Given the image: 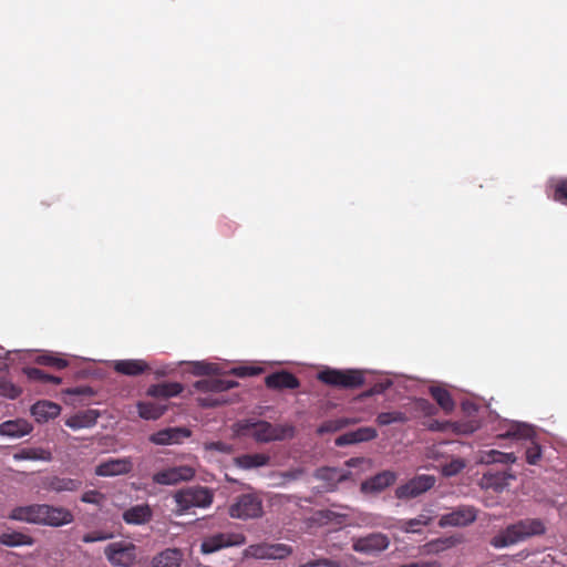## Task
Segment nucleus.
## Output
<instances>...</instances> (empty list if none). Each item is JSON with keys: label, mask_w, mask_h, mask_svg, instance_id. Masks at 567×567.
Masks as SVG:
<instances>
[{"label": "nucleus", "mask_w": 567, "mask_h": 567, "mask_svg": "<svg viewBox=\"0 0 567 567\" xmlns=\"http://www.w3.org/2000/svg\"><path fill=\"white\" fill-rule=\"evenodd\" d=\"M477 517V509L471 505H461L455 507L452 512L441 516L439 526H467L472 524Z\"/></svg>", "instance_id": "9b49d317"}, {"label": "nucleus", "mask_w": 567, "mask_h": 567, "mask_svg": "<svg viewBox=\"0 0 567 567\" xmlns=\"http://www.w3.org/2000/svg\"><path fill=\"white\" fill-rule=\"evenodd\" d=\"M177 513L183 514L193 507L207 508L213 504L214 493L206 486H192L174 494Z\"/></svg>", "instance_id": "39448f33"}, {"label": "nucleus", "mask_w": 567, "mask_h": 567, "mask_svg": "<svg viewBox=\"0 0 567 567\" xmlns=\"http://www.w3.org/2000/svg\"><path fill=\"white\" fill-rule=\"evenodd\" d=\"M546 530V524L543 519L527 517L501 530L491 539V545L494 548L509 547L532 537L542 536Z\"/></svg>", "instance_id": "f257e3e1"}, {"label": "nucleus", "mask_w": 567, "mask_h": 567, "mask_svg": "<svg viewBox=\"0 0 567 567\" xmlns=\"http://www.w3.org/2000/svg\"><path fill=\"white\" fill-rule=\"evenodd\" d=\"M183 554L179 549L167 548L152 559L151 567H181Z\"/></svg>", "instance_id": "c85d7f7f"}, {"label": "nucleus", "mask_w": 567, "mask_h": 567, "mask_svg": "<svg viewBox=\"0 0 567 567\" xmlns=\"http://www.w3.org/2000/svg\"><path fill=\"white\" fill-rule=\"evenodd\" d=\"M81 501L86 504H93L101 507L105 501V495L99 491L91 489L82 494Z\"/></svg>", "instance_id": "09e8293b"}, {"label": "nucleus", "mask_w": 567, "mask_h": 567, "mask_svg": "<svg viewBox=\"0 0 567 567\" xmlns=\"http://www.w3.org/2000/svg\"><path fill=\"white\" fill-rule=\"evenodd\" d=\"M372 520H373V518L371 516H367V517L363 518V523L365 525H373Z\"/></svg>", "instance_id": "052dcab7"}, {"label": "nucleus", "mask_w": 567, "mask_h": 567, "mask_svg": "<svg viewBox=\"0 0 567 567\" xmlns=\"http://www.w3.org/2000/svg\"><path fill=\"white\" fill-rule=\"evenodd\" d=\"M352 422L349 419L328 420L318 426L317 434L323 435L327 433H334L348 426Z\"/></svg>", "instance_id": "a19ab883"}, {"label": "nucleus", "mask_w": 567, "mask_h": 567, "mask_svg": "<svg viewBox=\"0 0 567 567\" xmlns=\"http://www.w3.org/2000/svg\"><path fill=\"white\" fill-rule=\"evenodd\" d=\"M432 516L422 513L415 518L399 520L396 527L403 533H421L422 528L429 526L432 523Z\"/></svg>", "instance_id": "473e14b6"}, {"label": "nucleus", "mask_w": 567, "mask_h": 567, "mask_svg": "<svg viewBox=\"0 0 567 567\" xmlns=\"http://www.w3.org/2000/svg\"><path fill=\"white\" fill-rule=\"evenodd\" d=\"M195 476L193 467L187 465L174 466L159 471L153 475V482L159 485H175L190 481Z\"/></svg>", "instance_id": "f8f14e48"}, {"label": "nucleus", "mask_w": 567, "mask_h": 567, "mask_svg": "<svg viewBox=\"0 0 567 567\" xmlns=\"http://www.w3.org/2000/svg\"><path fill=\"white\" fill-rule=\"evenodd\" d=\"M35 362L40 365L50 367L56 370H63L69 367V361L55 353H42L35 358Z\"/></svg>", "instance_id": "e433bc0d"}, {"label": "nucleus", "mask_w": 567, "mask_h": 567, "mask_svg": "<svg viewBox=\"0 0 567 567\" xmlns=\"http://www.w3.org/2000/svg\"><path fill=\"white\" fill-rule=\"evenodd\" d=\"M153 512L148 504H140L124 511L122 517L128 525H143L152 519Z\"/></svg>", "instance_id": "5701e85b"}, {"label": "nucleus", "mask_w": 567, "mask_h": 567, "mask_svg": "<svg viewBox=\"0 0 567 567\" xmlns=\"http://www.w3.org/2000/svg\"><path fill=\"white\" fill-rule=\"evenodd\" d=\"M238 433L254 437L257 442L268 443L282 441L293 435V427L289 425H274L267 421H243L238 423Z\"/></svg>", "instance_id": "f03ea898"}, {"label": "nucleus", "mask_w": 567, "mask_h": 567, "mask_svg": "<svg viewBox=\"0 0 567 567\" xmlns=\"http://www.w3.org/2000/svg\"><path fill=\"white\" fill-rule=\"evenodd\" d=\"M238 382L233 380L208 378L202 379L194 383L197 391L205 395L198 396L197 403L202 408H215L227 403L223 393L229 389L236 388Z\"/></svg>", "instance_id": "7ed1b4c3"}, {"label": "nucleus", "mask_w": 567, "mask_h": 567, "mask_svg": "<svg viewBox=\"0 0 567 567\" xmlns=\"http://www.w3.org/2000/svg\"><path fill=\"white\" fill-rule=\"evenodd\" d=\"M437 544H449L447 546H452L454 544V542L449 538L445 540H437V542L433 543L432 545H437Z\"/></svg>", "instance_id": "bf43d9fd"}, {"label": "nucleus", "mask_w": 567, "mask_h": 567, "mask_svg": "<svg viewBox=\"0 0 567 567\" xmlns=\"http://www.w3.org/2000/svg\"><path fill=\"white\" fill-rule=\"evenodd\" d=\"M184 390V386L179 382H163L152 384L146 394L153 398L169 399L179 395Z\"/></svg>", "instance_id": "a878e982"}, {"label": "nucleus", "mask_w": 567, "mask_h": 567, "mask_svg": "<svg viewBox=\"0 0 567 567\" xmlns=\"http://www.w3.org/2000/svg\"><path fill=\"white\" fill-rule=\"evenodd\" d=\"M100 414L95 410H86L79 412L72 416H70L65 421V425L72 430H79L84 427H91L95 425Z\"/></svg>", "instance_id": "c756f323"}, {"label": "nucleus", "mask_w": 567, "mask_h": 567, "mask_svg": "<svg viewBox=\"0 0 567 567\" xmlns=\"http://www.w3.org/2000/svg\"><path fill=\"white\" fill-rule=\"evenodd\" d=\"M166 410H167V405H164L161 403H155V402H138L137 403L138 415L144 420H157L165 413Z\"/></svg>", "instance_id": "f704fd0d"}, {"label": "nucleus", "mask_w": 567, "mask_h": 567, "mask_svg": "<svg viewBox=\"0 0 567 567\" xmlns=\"http://www.w3.org/2000/svg\"><path fill=\"white\" fill-rule=\"evenodd\" d=\"M60 412L61 406L59 404L47 400L38 401L31 408V414L39 423L56 417Z\"/></svg>", "instance_id": "b1692460"}, {"label": "nucleus", "mask_w": 567, "mask_h": 567, "mask_svg": "<svg viewBox=\"0 0 567 567\" xmlns=\"http://www.w3.org/2000/svg\"><path fill=\"white\" fill-rule=\"evenodd\" d=\"M291 554V548L286 544H268V559H284Z\"/></svg>", "instance_id": "37998d69"}, {"label": "nucleus", "mask_w": 567, "mask_h": 567, "mask_svg": "<svg viewBox=\"0 0 567 567\" xmlns=\"http://www.w3.org/2000/svg\"><path fill=\"white\" fill-rule=\"evenodd\" d=\"M430 393L445 413H451L454 410V400L446 389L441 386H431Z\"/></svg>", "instance_id": "c9c22d12"}, {"label": "nucleus", "mask_w": 567, "mask_h": 567, "mask_svg": "<svg viewBox=\"0 0 567 567\" xmlns=\"http://www.w3.org/2000/svg\"><path fill=\"white\" fill-rule=\"evenodd\" d=\"M498 456L499 451L497 450L480 451L477 455V462L482 464L497 463Z\"/></svg>", "instance_id": "8fccbe9b"}, {"label": "nucleus", "mask_w": 567, "mask_h": 567, "mask_svg": "<svg viewBox=\"0 0 567 567\" xmlns=\"http://www.w3.org/2000/svg\"><path fill=\"white\" fill-rule=\"evenodd\" d=\"M264 369L255 365H239L230 370V373L238 378L254 377L262 373Z\"/></svg>", "instance_id": "a18cd8bd"}, {"label": "nucleus", "mask_w": 567, "mask_h": 567, "mask_svg": "<svg viewBox=\"0 0 567 567\" xmlns=\"http://www.w3.org/2000/svg\"><path fill=\"white\" fill-rule=\"evenodd\" d=\"M112 537V534L105 533L103 530H94L90 532L83 535L82 540L86 544L89 543H95V542H103L106 539H110Z\"/></svg>", "instance_id": "3c124183"}, {"label": "nucleus", "mask_w": 567, "mask_h": 567, "mask_svg": "<svg viewBox=\"0 0 567 567\" xmlns=\"http://www.w3.org/2000/svg\"><path fill=\"white\" fill-rule=\"evenodd\" d=\"M133 464L130 458H110L99 464L95 468L97 476L124 475L132 471Z\"/></svg>", "instance_id": "f3484780"}, {"label": "nucleus", "mask_w": 567, "mask_h": 567, "mask_svg": "<svg viewBox=\"0 0 567 567\" xmlns=\"http://www.w3.org/2000/svg\"><path fill=\"white\" fill-rule=\"evenodd\" d=\"M40 525L59 527L73 522V514L64 507L43 504Z\"/></svg>", "instance_id": "2eb2a0df"}, {"label": "nucleus", "mask_w": 567, "mask_h": 567, "mask_svg": "<svg viewBox=\"0 0 567 567\" xmlns=\"http://www.w3.org/2000/svg\"><path fill=\"white\" fill-rule=\"evenodd\" d=\"M396 480V474L392 471H382L374 476L365 480L361 484L363 493H380L391 486Z\"/></svg>", "instance_id": "a211bd4d"}, {"label": "nucleus", "mask_w": 567, "mask_h": 567, "mask_svg": "<svg viewBox=\"0 0 567 567\" xmlns=\"http://www.w3.org/2000/svg\"><path fill=\"white\" fill-rule=\"evenodd\" d=\"M551 198L567 206V178L560 179L554 185Z\"/></svg>", "instance_id": "c03bdc74"}, {"label": "nucleus", "mask_w": 567, "mask_h": 567, "mask_svg": "<svg viewBox=\"0 0 567 567\" xmlns=\"http://www.w3.org/2000/svg\"><path fill=\"white\" fill-rule=\"evenodd\" d=\"M390 545V539L385 534L371 533L367 536L353 538L352 549L355 553L375 556L385 550Z\"/></svg>", "instance_id": "9d476101"}, {"label": "nucleus", "mask_w": 567, "mask_h": 567, "mask_svg": "<svg viewBox=\"0 0 567 567\" xmlns=\"http://www.w3.org/2000/svg\"><path fill=\"white\" fill-rule=\"evenodd\" d=\"M14 461H52V452L45 447H22L13 454Z\"/></svg>", "instance_id": "bb28decb"}, {"label": "nucleus", "mask_w": 567, "mask_h": 567, "mask_svg": "<svg viewBox=\"0 0 567 567\" xmlns=\"http://www.w3.org/2000/svg\"><path fill=\"white\" fill-rule=\"evenodd\" d=\"M313 475L317 480H321L327 483V489H334L340 482L347 478V475L336 467L317 468Z\"/></svg>", "instance_id": "2f4dec72"}, {"label": "nucleus", "mask_w": 567, "mask_h": 567, "mask_svg": "<svg viewBox=\"0 0 567 567\" xmlns=\"http://www.w3.org/2000/svg\"><path fill=\"white\" fill-rule=\"evenodd\" d=\"M113 368L117 373L131 377L141 375L150 370L147 362L140 359L117 360Z\"/></svg>", "instance_id": "393cba45"}, {"label": "nucleus", "mask_w": 567, "mask_h": 567, "mask_svg": "<svg viewBox=\"0 0 567 567\" xmlns=\"http://www.w3.org/2000/svg\"><path fill=\"white\" fill-rule=\"evenodd\" d=\"M433 475L421 474L412 477L405 484L400 485L395 489V496L399 499L415 498L430 491L435 485Z\"/></svg>", "instance_id": "1a4fd4ad"}, {"label": "nucleus", "mask_w": 567, "mask_h": 567, "mask_svg": "<svg viewBox=\"0 0 567 567\" xmlns=\"http://www.w3.org/2000/svg\"><path fill=\"white\" fill-rule=\"evenodd\" d=\"M465 467V462L461 458L452 460L442 466V474L446 477L457 475Z\"/></svg>", "instance_id": "de8ad7c7"}, {"label": "nucleus", "mask_w": 567, "mask_h": 567, "mask_svg": "<svg viewBox=\"0 0 567 567\" xmlns=\"http://www.w3.org/2000/svg\"><path fill=\"white\" fill-rule=\"evenodd\" d=\"M193 372L196 375H207L215 372V367L210 363L196 362Z\"/></svg>", "instance_id": "864d4df0"}, {"label": "nucleus", "mask_w": 567, "mask_h": 567, "mask_svg": "<svg viewBox=\"0 0 567 567\" xmlns=\"http://www.w3.org/2000/svg\"><path fill=\"white\" fill-rule=\"evenodd\" d=\"M189 436L190 431L186 427H168L153 433L150 441L156 445H171L178 444Z\"/></svg>", "instance_id": "dca6fc26"}, {"label": "nucleus", "mask_w": 567, "mask_h": 567, "mask_svg": "<svg viewBox=\"0 0 567 567\" xmlns=\"http://www.w3.org/2000/svg\"><path fill=\"white\" fill-rule=\"evenodd\" d=\"M244 556L255 559H268V543L249 545L244 550Z\"/></svg>", "instance_id": "79ce46f5"}, {"label": "nucleus", "mask_w": 567, "mask_h": 567, "mask_svg": "<svg viewBox=\"0 0 567 567\" xmlns=\"http://www.w3.org/2000/svg\"><path fill=\"white\" fill-rule=\"evenodd\" d=\"M136 546L133 543L120 540L109 544L104 554L111 565L131 567L136 560Z\"/></svg>", "instance_id": "0eeeda50"}, {"label": "nucleus", "mask_w": 567, "mask_h": 567, "mask_svg": "<svg viewBox=\"0 0 567 567\" xmlns=\"http://www.w3.org/2000/svg\"><path fill=\"white\" fill-rule=\"evenodd\" d=\"M33 542L31 536L21 532L11 530L0 534V544L8 547L30 546Z\"/></svg>", "instance_id": "72a5a7b5"}, {"label": "nucleus", "mask_w": 567, "mask_h": 567, "mask_svg": "<svg viewBox=\"0 0 567 567\" xmlns=\"http://www.w3.org/2000/svg\"><path fill=\"white\" fill-rule=\"evenodd\" d=\"M246 544V537L240 533H217L206 536L200 544L203 554H213L223 548L241 546Z\"/></svg>", "instance_id": "6e6552de"}, {"label": "nucleus", "mask_w": 567, "mask_h": 567, "mask_svg": "<svg viewBox=\"0 0 567 567\" xmlns=\"http://www.w3.org/2000/svg\"><path fill=\"white\" fill-rule=\"evenodd\" d=\"M299 567H340V565L331 559H316L308 561Z\"/></svg>", "instance_id": "5fc2aeb1"}, {"label": "nucleus", "mask_w": 567, "mask_h": 567, "mask_svg": "<svg viewBox=\"0 0 567 567\" xmlns=\"http://www.w3.org/2000/svg\"><path fill=\"white\" fill-rule=\"evenodd\" d=\"M23 372L28 377V379L32 381L53 384H60L62 382V379L60 377L49 374L38 368H24Z\"/></svg>", "instance_id": "4c0bfd02"}, {"label": "nucleus", "mask_w": 567, "mask_h": 567, "mask_svg": "<svg viewBox=\"0 0 567 567\" xmlns=\"http://www.w3.org/2000/svg\"><path fill=\"white\" fill-rule=\"evenodd\" d=\"M82 486V481L61 476H47L42 480V487L47 491L62 493L75 492Z\"/></svg>", "instance_id": "6ab92c4d"}, {"label": "nucleus", "mask_w": 567, "mask_h": 567, "mask_svg": "<svg viewBox=\"0 0 567 567\" xmlns=\"http://www.w3.org/2000/svg\"><path fill=\"white\" fill-rule=\"evenodd\" d=\"M305 474L303 468H292L286 472H282L280 476L285 480V482H291L299 480Z\"/></svg>", "instance_id": "6e6d98bb"}, {"label": "nucleus", "mask_w": 567, "mask_h": 567, "mask_svg": "<svg viewBox=\"0 0 567 567\" xmlns=\"http://www.w3.org/2000/svg\"><path fill=\"white\" fill-rule=\"evenodd\" d=\"M40 525L59 527L73 522V514L64 507L43 504Z\"/></svg>", "instance_id": "4468645a"}, {"label": "nucleus", "mask_w": 567, "mask_h": 567, "mask_svg": "<svg viewBox=\"0 0 567 567\" xmlns=\"http://www.w3.org/2000/svg\"><path fill=\"white\" fill-rule=\"evenodd\" d=\"M378 436L375 429L370 426L359 427L354 431L347 432L336 439L337 446H346L361 442H369Z\"/></svg>", "instance_id": "412c9836"}, {"label": "nucleus", "mask_w": 567, "mask_h": 567, "mask_svg": "<svg viewBox=\"0 0 567 567\" xmlns=\"http://www.w3.org/2000/svg\"><path fill=\"white\" fill-rule=\"evenodd\" d=\"M420 405L423 408L424 405H430V404H429V402H427V401L422 400V401H421V403H420Z\"/></svg>", "instance_id": "e2e57ef3"}, {"label": "nucleus", "mask_w": 567, "mask_h": 567, "mask_svg": "<svg viewBox=\"0 0 567 567\" xmlns=\"http://www.w3.org/2000/svg\"><path fill=\"white\" fill-rule=\"evenodd\" d=\"M21 389L13 384L12 382L0 379V394L9 398V399H16L21 394Z\"/></svg>", "instance_id": "49530a36"}, {"label": "nucleus", "mask_w": 567, "mask_h": 567, "mask_svg": "<svg viewBox=\"0 0 567 567\" xmlns=\"http://www.w3.org/2000/svg\"><path fill=\"white\" fill-rule=\"evenodd\" d=\"M269 456L265 454H247L238 458V464L244 468H254L267 465Z\"/></svg>", "instance_id": "58836bf2"}, {"label": "nucleus", "mask_w": 567, "mask_h": 567, "mask_svg": "<svg viewBox=\"0 0 567 567\" xmlns=\"http://www.w3.org/2000/svg\"><path fill=\"white\" fill-rule=\"evenodd\" d=\"M42 508H43V504L17 506L10 512L9 518L13 519V520L40 525L41 514H43Z\"/></svg>", "instance_id": "4be33fe9"}, {"label": "nucleus", "mask_w": 567, "mask_h": 567, "mask_svg": "<svg viewBox=\"0 0 567 567\" xmlns=\"http://www.w3.org/2000/svg\"><path fill=\"white\" fill-rule=\"evenodd\" d=\"M391 385L390 381L386 382H378L373 386H371L369 390L364 391L361 394L362 399L370 398L377 394H382L385 392L386 389H389Z\"/></svg>", "instance_id": "603ef678"}, {"label": "nucleus", "mask_w": 567, "mask_h": 567, "mask_svg": "<svg viewBox=\"0 0 567 567\" xmlns=\"http://www.w3.org/2000/svg\"><path fill=\"white\" fill-rule=\"evenodd\" d=\"M517 457L514 453H504L499 452V456L497 458V463L508 464L516 462Z\"/></svg>", "instance_id": "4d7b16f0"}, {"label": "nucleus", "mask_w": 567, "mask_h": 567, "mask_svg": "<svg viewBox=\"0 0 567 567\" xmlns=\"http://www.w3.org/2000/svg\"><path fill=\"white\" fill-rule=\"evenodd\" d=\"M406 421V414L401 411L381 412L375 419V422L380 426L390 425L392 423H405Z\"/></svg>", "instance_id": "ea45409f"}, {"label": "nucleus", "mask_w": 567, "mask_h": 567, "mask_svg": "<svg viewBox=\"0 0 567 567\" xmlns=\"http://www.w3.org/2000/svg\"><path fill=\"white\" fill-rule=\"evenodd\" d=\"M221 445H223V444H221L220 442H216V443H212L210 447H214V449H216V450H219V451H220V450H221Z\"/></svg>", "instance_id": "680f3d73"}, {"label": "nucleus", "mask_w": 567, "mask_h": 567, "mask_svg": "<svg viewBox=\"0 0 567 567\" xmlns=\"http://www.w3.org/2000/svg\"><path fill=\"white\" fill-rule=\"evenodd\" d=\"M228 514L241 520L259 518L264 514L262 499L255 493L241 494L230 504Z\"/></svg>", "instance_id": "423d86ee"}, {"label": "nucleus", "mask_w": 567, "mask_h": 567, "mask_svg": "<svg viewBox=\"0 0 567 567\" xmlns=\"http://www.w3.org/2000/svg\"><path fill=\"white\" fill-rule=\"evenodd\" d=\"M533 434V430L528 426L517 427V430L508 431L506 436H513L517 439H526L525 444V458L530 465H536L542 458V447L535 441L529 440Z\"/></svg>", "instance_id": "ddd939ff"}, {"label": "nucleus", "mask_w": 567, "mask_h": 567, "mask_svg": "<svg viewBox=\"0 0 567 567\" xmlns=\"http://www.w3.org/2000/svg\"><path fill=\"white\" fill-rule=\"evenodd\" d=\"M317 379L330 386L338 389H358L364 384V372L357 369L326 368L320 371Z\"/></svg>", "instance_id": "20e7f679"}, {"label": "nucleus", "mask_w": 567, "mask_h": 567, "mask_svg": "<svg viewBox=\"0 0 567 567\" xmlns=\"http://www.w3.org/2000/svg\"><path fill=\"white\" fill-rule=\"evenodd\" d=\"M265 384L268 389L284 390V389H297L300 385L298 378L288 371L274 372L265 378Z\"/></svg>", "instance_id": "aec40b11"}, {"label": "nucleus", "mask_w": 567, "mask_h": 567, "mask_svg": "<svg viewBox=\"0 0 567 567\" xmlns=\"http://www.w3.org/2000/svg\"><path fill=\"white\" fill-rule=\"evenodd\" d=\"M474 430H475V426L472 425L471 423H456L455 424V431L463 433V434L472 433V432H474Z\"/></svg>", "instance_id": "13d9d810"}, {"label": "nucleus", "mask_w": 567, "mask_h": 567, "mask_svg": "<svg viewBox=\"0 0 567 567\" xmlns=\"http://www.w3.org/2000/svg\"><path fill=\"white\" fill-rule=\"evenodd\" d=\"M353 462H354V460L350 458V461L348 462V465H353Z\"/></svg>", "instance_id": "0e129e2a"}, {"label": "nucleus", "mask_w": 567, "mask_h": 567, "mask_svg": "<svg viewBox=\"0 0 567 567\" xmlns=\"http://www.w3.org/2000/svg\"><path fill=\"white\" fill-rule=\"evenodd\" d=\"M32 431V425L24 420L6 421L0 425V434L11 437H21Z\"/></svg>", "instance_id": "7c9ffc66"}, {"label": "nucleus", "mask_w": 567, "mask_h": 567, "mask_svg": "<svg viewBox=\"0 0 567 567\" xmlns=\"http://www.w3.org/2000/svg\"><path fill=\"white\" fill-rule=\"evenodd\" d=\"M515 476L506 471L492 472L488 471L483 474L482 483L487 488H493L494 491L504 489L511 480H514Z\"/></svg>", "instance_id": "cd10ccee"}]
</instances>
